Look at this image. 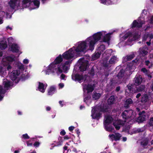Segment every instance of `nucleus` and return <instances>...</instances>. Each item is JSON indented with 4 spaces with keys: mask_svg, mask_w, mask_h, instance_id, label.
Listing matches in <instances>:
<instances>
[{
    "mask_svg": "<svg viewBox=\"0 0 153 153\" xmlns=\"http://www.w3.org/2000/svg\"><path fill=\"white\" fill-rule=\"evenodd\" d=\"M87 47L88 46L86 45V42L85 41H82L79 42L78 46L74 51L78 56H80V53L84 52L86 51Z\"/></svg>",
    "mask_w": 153,
    "mask_h": 153,
    "instance_id": "1",
    "label": "nucleus"
},
{
    "mask_svg": "<svg viewBox=\"0 0 153 153\" xmlns=\"http://www.w3.org/2000/svg\"><path fill=\"white\" fill-rule=\"evenodd\" d=\"M75 51L73 48H70L68 51L65 52L62 54V57L68 60L73 58L75 54Z\"/></svg>",
    "mask_w": 153,
    "mask_h": 153,
    "instance_id": "2",
    "label": "nucleus"
},
{
    "mask_svg": "<svg viewBox=\"0 0 153 153\" xmlns=\"http://www.w3.org/2000/svg\"><path fill=\"white\" fill-rule=\"evenodd\" d=\"M62 61L63 59L61 55L60 54L58 56L56 57L53 62L51 63L49 66L48 68L51 70L54 69L56 67V65L59 64Z\"/></svg>",
    "mask_w": 153,
    "mask_h": 153,
    "instance_id": "3",
    "label": "nucleus"
},
{
    "mask_svg": "<svg viewBox=\"0 0 153 153\" xmlns=\"http://www.w3.org/2000/svg\"><path fill=\"white\" fill-rule=\"evenodd\" d=\"M98 111L95 108L92 110L91 116L92 119L99 120L102 117V113L100 111L97 112Z\"/></svg>",
    "mask_w": 153,
    "mask_h": 153,
    "instance_id": "4",
    "label": "nucleus"
},
{
    "mask_svg": "<svg viewBox=\"0 0 153 153\" xmlns=\"http://www.w3.org/2000/svg\"><path fill=\"white\" fill-rule=\"evenodd\" d=\"M86 42V45H88L89 47V49L92 51L94 49V45L96 43V42L94 40L90 37L87 39L85 40Z\"/></svg>",
    "mask_w": 153,
    "mask_h": 153,
    "instance_id": "5",
    "label": "nucleus"
},
{
    "mask_svg": "<svg viewBox=\"0 0 153 153\" xmlns=\"http://www.w3.org/2000/svg\"><path fill=\"white\" fill-rule=\"evenodd\" d=\"M84 59L83 58L79 59V61L82 62L79 68L80 71L83 72L85 71L88 68V60L85 61L84 62L82 60Z\"/></svg>",
    "mask_w": 153,
    "mask_h": 153,
    "instance_id": "6",
    "label": "nucleus"
},
{
    "mask_svg": "<svg viewBox=\"0 0 153 153\" xmlns=\"http://www.w3.org/2000/svg\"><path fill=\"white\" fill-rule=\"evenodd\" d=\"M141 102L143 105L146 106H149L151 103V101L149 99V96L147 94H145L142 97Z\"/></svg>",
    "mask_w": 153,
    "mask_h": 153,
    "instance_id": "7",
    "label": "nucleus"
},
{
    "mask_svg": "<svg viewBox=\"0 0 153 153\" xmlns=\"http://www.w3.org/2000/svg\"><path fill=\"white\" fill-rule=\"evenodd\" d=\"M58 141L57 142L54 141L51 144L52 146L51 149H53L54 147H59L62 145L63 143V137L59 136L58 138Z\"/></svg>",
    "mask_w": 153,
    "mask_h": 153,
    "instance_id": "8",
    "label": "nucleus"
},
{
    "mask_svg": "<svg viewBox=\"0 0 153 153\" xmlns=\"http://www.w3.org/2000/svg\"><path fill=\"white\" fill-rule=\"evenodd\" d=\"M108 107V105L105 104H101L95 108L97 111L100 112H107Z\"/></svg>",
    "mask_w": 153,
    "mask_h": 153,
    "instance_id": "9",
    "label": "nucleus"
},
{
    "mask_svg": "<svg viewBox=\"0 0 153 153\" xmlns=\"http://www.w3.org/2000/svg\"><path fill=\"white\" fill-rule=\"evenodd\" d=\"M71 76L73 80L76 81H77L79 82H81V81L83 80L84 78L82 74H80L78 73L73 74Z\"/></svg>",
    "mask_w": 153,
    "mask_h": 153,
    "instance_id": "10",
    "label": "nucleus"
},
{
    "mask_svg": "<svg viewBox=\"0 0 153 153\" xmlns=\"http://www.w3.org/2000/svg\"><path fill=\"white\" fill-rule=\"evenodd\" d=\"M109 137L111 140L112 141L114 140L116 141L119 140L122 137L121 135L119 133H116L115 134H111L109 135Z\"/></svg>",
    "mask_w": 153,
    "mask_h": 153,
    "instance_id": "11",
    "label": "nucleus"
},
{
    "mask_svg": "<svg viewBox=\"0 0 153 153\" xmlns=\"http://www.w3.org/2000/svg\"><path fill=\"white\" fill-rule=\"evenodd\" d=\"M143 23V21H140L139 22L137 20H134L131 25V27L134 28L135 27L140 28L142 26Z\"/></svg>",
    "mask_w": 153,
    "mask_h": 153,
    "instance_id": "12",
    "label": "nucleus"
},
{
    "mask_svg": "<svg viewBox=\"0 0 153 153\" xmlns=\"http://www.w3.org/2000/svg\"><path fill=\"white\" fill-rule=\"evenodd\" d=\"M95 87L94 84H88L84 86L85 88L87 91L88 93H91L94 90Z\"/></svg>",
    "mask_w": 153,
    "mask_h": 153,
    "instance_id": "13",
    "label": "nucleus"
},
{
    "mask_svg": "<svg viewBox=\"0 0 153 153\" xmlns=\"http://www.w3.org/2000/svg\"><path fill=\"white\" fill-rule=\"evenodd\" d=\"M102 33L101 32H99L94 34L93 36H90L96 42H97L100 39Z\"/></svg>",
    "mask_w": 153,
    "mask_h": 153,
    "instance_id": "14",
    "label": "nucleus"
},
{
    "mask_svg": "<svg viewBox=\"0 0 153 153\" xmlns=\"http://www.w3.org/2000/svg\"><path fill=\"white\" fill-rule=\"evenodd\" d=\"M19 49V47L16 44L13 43L12 44L10 47V51L13 53H18Z\"/></svg>",
    "mask_w": 153,
    "mask_h": 153,
    "instance_id": "15",
    "label": "nucleus"
},
{
    "mask_svg": "<svg viewBox=\"0 0 153 153\" xmlns=\"http://www.w3.org/2000/svg\"><path fill=\"white\" fill-rule=\"evenodd\" d=\"M19 74V72L18 70H14L11 72L10 75V79L12 81L15 80L17 78Z\"/></svg>",
    "mask_w": 153,
    "mask_h": 153,
    "instance_id": "16",
    "label": "nucleus"
},
{
    "mask_svg": "<svg viewBox=\"0 0 153 153\" xmlns=\"http://www.w3.org/2000/svg\"><path fill=\"white\" fill-rule=\"evenodd\" d=\"M142 81V77L139 76L134 78L133 82L134 85L137 86L141 84Z\"/></svg>",
    "mask_w": 153,
    "mask_h": 153,
    "instance_id": "17",
    "label": "nucleus"
},
{
    "mask_svg": "<svg viewBox=\"0 0 153 153\" xmlns=\"http://www.w3.org/2000/svg\"><path fill=\"white\" fill-rule=\"evenodd\" d=\"M131 111V112H132V110H125L121 114V116L123 118L124 120H126L128 119L129 118V115L128 114L129 112Z\"/></svg>",
    "mask_w": 153,
    "mask_h": 153,
    "instance_id": "18",
    "label": "nucleus"
},
{
    "mask_svg": "<svg viewBox=\"0 0 153 153\" xmlns=\"http://www.w3.org/2000/svg\"><path fill=\"white\" fill-rule=\"evenodd\" d=\"M56 91V86L55 85L51 86L48 89V95H52Z\"/></svg>",
    "mask_w": 153,
    "mask_h": 153,
    "instance_id": "19",
    "label": "nucleus"
},
{
    "mask_svg": "<svg viewBox=\"0 0 153 153\" xmlns=\"http://www.w3.org/2000/svg\"><path fill=\"white\" fill-rule=\"evenodd\" d=\"M113 80L111 79L110 80L109 83L107 85L106 90L107 92H109L111 91L113 88Z\"/></svg>",
    "mask_w": 153,
    "mask_h": 153,
    "instance_id": "20",
    "label": "nucleus"
},
{
    "mask_svg": "<svg viewBox=\"0 0 153 153\" xmlns=\"http://www.w3.org/2000/svg\"><path fill=\"white\" fill-rule=\"evenodd\" d=\"M113 125L117 130H119L120 128V126L122 125L121 122L120 120H119L114 122Z\"/></svg>",
    "mask_w": 153,
    "mask_h": 153,
    "instance_id": "21",
    "label": "nucleus"
},
{
    "mask_svg": "<svg viewBox=\"0 0 153 153\" xmlns=\"http://www.w3.org/2000/svg\"><path fill=\"white\" fill-rule=\"evenodd\" d=\"M113 118L110 116H107L104 121V125L109 124L111 123L113 120Z\"/></svg>",
    "mask_w": 153,
    "mask_h": 153,
    "instance_id": "22",
    "label": "nucleus"
},
{
    "mask_svg": "<svg viewBox=\"0 0 153 153\" xmlns=\"http://www.w3.org/2000/svg\"><path fill=\"white\" fill-rule=\"evenodd\" d=\"M148 53L147 50L144 48H140L139 50V54L143 56L146 55Z\"/></svg>",
    "mask_w": 153,
    "mask_h": 153,
    "instance_id": "23",
    "label": "nucleus"
},
{
    "mask_svg": "<svg viewBox=\"0 0 153 153\" xmlns=\"http://www.w3.org/2000/svg\"><path fill=\"white\" fill-rule=\"evenodd\" d=\"M39 85L38 88V90L40 92L43 93L45 92V85L42 82H39Z\"/></svg>",
    "mask_w": 153,
    "mask_h": 153,
    "instance_id": "24",
    "label": "nucleus"
},
{
    "mask_svg": "<svg viewBox=\"0 0 153 153\" xmlns=\"http://www.w3.org/2000/svg\"><path fill=\"white\" fill-rule=\"evenodd\" d=\"M111 33H109L106 34L103 37V41L104 42L109 43L111 39Z\"/></svg>",
    "mask_w": 153,
    "mask_h": 153,
    "instance_id": "25",
    "label": "nucleus"
},
{
    "mask_svg": "<svg viewBox=\"0 0 153 153\" xmlns=\"http://www.w3.org/2000/svg\"><path fill=\"white\" fill-rule=\"evenodd\" d=\"M18 0H10L9 4L10 7L13 9H14Z\"/></svg>",
    "mask_w": 153,
    "mask_h": 153,
    "instance_id": "26",
    "label": "nucleus"
},
{
    "mask_svg": "<svg viewBox=\"0 0 153 153\" xmlns=\"http://www.w3.org/2000/svg\"><path fill=\"white\" fill-rule=\"evenodd\" d=\"M125 71L123 69H121L117 75V76L119 80L121 79L124 76Z\"/></svg>",
    "mask_w": 153,
    "mask_h": 153,
    "instance_id": "27",
    "label": "nucleus"
},
{
    "mask_svg": "<svg viewBox=\"0 0 153 153\" xmlns=\"http://www.w3.org/2000/svg\"><path fill=\"white\" fill-rule=\"evenodd\" d=\"M105 129L108 132H112L114 130V128L112 126H108L109 124L104 125Z\"/></svg>",
    "mask_w": 153,
    "mask_h": 153,
    "instance_id": "28",
    "label": "nucleus"
},
{
    "mask_svg": "<svg viewBox=\"0 0 153 153\" xmlns=\"http://www.w3.org/2000/svg\"><path fill=\"white\" fill-rule=\"evenodd\" d=\"M84 102H85L86 104H87V101L89 99H90L91 97V93H87L86 95L85 94L84 95Z\"/></svg>",
    "mask_w": 153,
    "mask_h": 153,
    "instance_id": "29",
    "label": "nucleus"
},
{
    "mask_svg": "<svg viewBox=\"0 0 153 153\" xmlns=\"http://www.w3.org/2000/svg\"><path fill=\"white\" fill-rule=\"evenodd\" d=\"M115 100V98L114 96H111L108 100V105H111L114 103Z\"/></svg>",
    "mask_w": 153,
    "mask_h": 153,
    "instance_id": "30",
    "label": "nucleus"
},
{
    "mask_svg": "<svg viewBox=\"0 0 153 153\" xmlns=\"http://www.w3.org/2000/svg\"><path fill=\"white\" fill-rule=\"evenodd\" d=\"M133 102L131 99V98L128 99L126 100L125 102L124 107L126 108H128L129 107V105L132 104Z\"/></svg>",
    "mask_w": 153,
    "mask_h": 153,
    "instance_id": "31",
    "label": "nucleus"
},
{
    "mask_svg": "<svg viewBox=\"0 0 153 153\" xmlns=\"http://www.w3.org/2000/svg\"><path fill=\"white\" fill-rule=\"evenodd\" d=\"M105 46L104 45H101L98 47L97 50L98 51L102 53L105 50Z\"/></svg>",
    "mask_w": 153,
    "mask_h": 153,
    "instance_id": "32",
    "label": "nucleus"
},
{
    "mask_svg": "<svg viewBox=\"0 0 153 153\" xmlns=\"http://www.w3.org/2000/svg\"><path fill=\"white\" fill-rule=\"evenodd\" d=\"M146 116L145 115H139L137 120L138 122L140 123H142L145 120Z\"/></svg>",
    "mask_w": 153,
    "mask_h": 153,
    "instance_id": "33",
    "label": "nucleus"
},
{
    "mask_svg": "<svg viewBox=\"0 0 153 153\" xmlns=\"http://www.w3.org/2000/svg\"><path fill=\"white\" fill-rule=\"evenodd\" d=\"M101 94L100 93H94L92 95L93 99L94 100H97L99 99L100 97Z\"/></svg>",
    "mask_w": 153,
    "mask_h": 153,
    "instance_id": "34",
    "label": "nucleus"
},
{
    "mask_svg": "<svg viewBox=\"0 0 153 153\" xmlns=\"http://www.w3.org/2000/svg\"><path fill=\"white\" fill-rule=\"evenodd\" d=\"M149 142V140L148 139H145L140 143L141 145L143 147H145L147 146Z\"/></svg>",
    "mask_w": 153,
    "mask_h": 153,
    "instance_id": "35",
    "label": "nucleus"
},
{
    "mask_svg": "<svg viewBox=\"0 0 153 153\" xmlns=\"http://www.w3.org/2000/svg\"><path fill=\"white\" fill-rule=\"evenodd\" d=\"M145 87V85H141L137 88V90L138 92L142 91L144 90Z\"/></svg>",
    "mask_w": 153,
    "mask_h": 153,
    "instance_id": "36",
    "label": "nucleus"
},
{
    "mask_svg": "<svg viewBox=\"0 0 153 153\" xmlns=\"http://www.w3.org/2000/svg\"><path fill=\"white\" fill-rule=\"evenodd\" d=\"M117 57L115 56H112L109 60V63L110 64H112L114 63L115 62L116 60Z\"/></svg>",
    "mask_w": 153,
    "mask_h": 153,
    "instance_id": "37",
    "label": "nucleus"
},
{
    "mask_svg": "<svg viewBox=\"0 0 153 153\" xmlns=\"http://www.w3.org/2000/svg\"><path fill=\"white\" fill-rule=\"evenodd\" d=\"M135 56V55L134 54H132L128 55H127L126 57V61H129L132 59Z\"/></svg>",
    "mask_w": 153,
    "mask_h": 153,
    "instance_id": "38",
    "label": "nucleus"
},
{
    "mask_svg": "<svg viewBox=\"0 0 153 153\" xmlns=\"http://www.w3.org/2000/svg\"><path fill=\"white\" fill-rule=\"evenodd\" d=\"M101 54V53H100L99 51H98L97 53H95L93 56V58L94 59H96L100 57Z\"/></svg>",
    "mask_w": 153,
    "mask_h": 153,
    "instance_id": "39",
    "label": "nucleus"
},
{
    "mask_svg": "<svg viewBox=\"0 0 153 153\" xmlns=\"http://www.w3.org/2000/svg\"><path fill=\"white\" fill-rule=\"evenodd\" d=\"M7 47V45L6 43H0V48L2 50L5 49Z\"/></svg>",
    "mask_w": 153,
    "mask_h": 153,
    "instance_id": "40",
    "label": "nucleus"
},
{
    "mask_svg": "<svg viewBox=\"0 0 153 153\" xmlns=\"http://www.w3.org/2000/svg\"><path fill=\"white\" fill-rule=\"evenodd\" d=\"M4 88H8L10 87V82L9 81H7L6 82L4 81Z\"/></svg>",
    "mask_w": 153,
    "mask_h": 153,
    "instance_id": "41",
    "label": "nucleus"
},
{
    "mask_svg": "<svg viewBox=\"0 0 153 153\" xmlns=\"http://www.w3.org/2000/svg\"><path fill=\"white\" fill-rule=\"evenodd\" d=\"M33 4L34 6H36V7L38 8L39 6L40 2L37 0H34L33 1Z\"/></svg>",
    "mask_w": 153,
    "mask_h": 153,
    "instance_id": "42",
    "label": "nucleus"
},
{
    "mask_svg": "<svg viewBox=\"0 0 153 153\" xmlns=\"http://www.w3.org/2000/svg\"><path fill=\"white\" fill-rule=\"evenodd\" d=\"M62 68L65 72L67 71L69 69L68 67L63 64L62 65Z\"/></svg>",
    "mask_w": 153,
    "mask_h": 153,
    "instance_id": "43",
    "label": "nucleus"
},
{
    "mask_svg": "<svg viewBox=\"0 0 153 153\" xmlns=\"http://www.w3.org/2000/svg\"><path fill=\"white\" fill-rule=\"evenodd\" d=\"M89 73L92 76H94V75L95 71L93 67L91 68V70L89 72Z\"/></svg>",
    "mask_w": 153,
    "mask_h": 153,
    "instance_id": "44",
    "label": "nucleus"
},
{
    "mask_svg": "<svg viewBox=\"0 0 153 153\" xmlns=\"http://www.w3.org/2000/svg\"><path fill=\"white\" fill-rule=\"evenodd\" d=\"M27 77L25 76L24 74H22L20 77V80L22 81H25L27 79Z\"/></svg>",
    "mask_w": 153,
    "mask_h": 153,
    "instance_id": "45",
    "label": "nucleus"
},
{
    "mask_svg": "<svg viewBox=\"0 0 153 153\" xmlns=\"http://www.w3.org/2000/svg\"><path fill=\"white\" fill-rule=\"evenodd\" d=\"M130 127L128 126H125L123 128V131H124L129 132Z\"/></svg>",
    "mask_w": 153,
    "mask_h": 153,
    "instance_id": "46",
    "label": "nucleus"
},
{
    "mask_svg": "<svg viewBox=\"0 0 153 153\" xmlns=\"http://www.w3.org/2000/svg\"><path fill=\"white\" fill-rule=\"evenodd\" d=\"M22 138L24 139H27L30 138V137L26 133L22 135Z\"/></svg>",
    "mask_w": 153,
    "mask_h": 153,
    "instance_id": "47",
    "label": "nucleus"
},
{
    "mask_svg": "<svg viewBox=\"0 0 153 153\" xmlns=\"http://www.w3.org/2000/svg\"><path fill=\"white\" fill-rule=\"evenodd\" d=\"M149 124L150 126H153V117L150 118Z\"/></svg>",
    "mask_w": 153,
    "mask_h": 153,
    "instance_id": "48",
    "label": "nucleus"
},
{
    "mask_svg": "<svg viewBox=\"0 0 153 153\" xmlns=\"http://www.w3.org/2000/svg\"><path fill=\"white\" fill-rule=\"evenodd\" d=\"M109 64H110L109 63H108L107 62H103V65L104 67L106 68H108L109 67L111 66Z\"/></svg>",
    "mask_w": 153,
    "mask_h": 153,
    "instance_id": "49",
    "label": "nucleus"
},
{
    "mask_svg": "<svg viewBox=\"0 0 153 153\" xmlns=\"http://www.w3.org/2000/svg\"><path fill=\"white\" fill-rule=\"evenodd\" d=\"M7 59L8 61L11 62H13L15 60L13 58L10 56H8L7 57Z\"/></svg>",
    "mask_w": 153,
    "mask_h": 153,
    "instance_id": "50",
    "label": "nucleus"
},
{
    "mask_svg": "<svg viewBox=\"0 0 153 153\" xmlns=\"http://www.w3.org/2000/svg\"><path fill=\"white\" fill-rule=\"evenodd\" d=\"M130 35V33H126L123 36V38L124 40H125Z\"/></svg>",
    "mask_w": 153,
    "mask_h": 153,
    "instance_id": "51",
    "label": "nucleus"
},
{
    "mask_svg": "<svg viewBox=\"0 0 153 153\" xmlns=\"http://www.w3.org/2000/svg\"><path fill=\"white\" fill-rule=\"evenodd\" d=\"M40 144V143L36 141L33 144V146L35 147H38Z\"/></svg>",
    "mask_w": 153,
    "mask_h": 153,
    "instance_id": "52",
    "label": "nucleus"
},
{
    "mask_svg": "<svg viewBox=\"0 0 153 153\" xmlns=\"http://www.w3.org/2000/svg\"><path fill=\"white\" fill-rule=\"evenodd\" d=\"M127 87L128 88L129 92L130 93L132 88V85H130L129 84H128L127 85Z\"/></svg>",
    "mask_w": 153,
    "mask_h": 153,
    "instance_id": "53",
    "label": "nucleus"
},
{
    "mask_svg": "<svg viewBox=\"0 0 153 153\" xmlns=\"http://www.w3.org/2000/svg\"><path fill=\"white\" fill-rule=\"evenodd\" d=\"M60 66H59V65H58V67H57L58 71L59 72V73H61L62 72V71L61 69V67H60Z\"/></svg>",
    "mask_w": 153,
    "mask_h": 153,
    "instance_id": "54",
    "label": "nucleus"
},
{
    "mask_svg": "<svg viewBox=\"0 0 153 153\" xmlns=\"http://www.w3.org/2000/svg\"><path fill=\"white\" fill-rule=\"evenodd\" d=\"M71 62L72 60H67L64 63H63V64H65V65H68L71 64Z\"/></svg>",
    "mask_w": 153,
    "mask_h": 153,
    "instance_id": "55",
    "label": "nucleus"
},
{
    "mask_svg": "<svg viewBox=\"0 0 153 153\" xmlns=\"http://www.w3.org/2000/svg\"><path fill=\"white\" fill-rule=\"evenodd\" d=\"M141 71L144 73H147L148 72L147 70L145 68H142L141 69Z\"/></svg>",
    "mask_w": 153,
    "mask_h": 153,
    "instance_id": "56",
    "label": "nucleus"
},
{
    "mask_svg": "<svg viewBox=\"0 0 153 153\" xmlns=\"http://www.w3.org/2000/svg\"><path fill=\"white\" fill-rule=\"evenodd\" d=\"M66 134V132L64 130H63L61 131L60 132V135L62 136L65 135Z\"/></svg>",
    "mask_w": 153,
    "mask_h": 153,
    "instance_id": "57",
    "label": "nucleus"
},
{
    "mask_svg": "<svg viewBox=\"0 0 153 153\" xmlns=\"http://www.w3.org/2000/svg\"><path fill=\"white\" fill-rule=\"evenodd\" d=\"M19 68L20 70H24V65L22 64H21L19 66Z\"/></svg>",
    "mask_w": 153,
    "mask_h": 153,
    "instance_id": "58",
    "label": "nucleus"
},
{
    "mask_svg": "<svg viewBox=\"0 0 153 153\" xmlns=\"http://www.w3.org/2000/svg\"><path fill=\"white\" fill-rule=\"evenodd\" d=\"M4 90L1 87H0V94H4Z\"/></svg>",
    "mask_w": 153,
    "mask_h": 153,
    "instance_id": "59",
    "label": "nucleus"
},
{
    "mask_svg": "<svg viewBox=\"0 0 153 153\" xmlns=\"http://www.w3.org/2000/svg\"><path fill=\"white\" fill-rule=\"evenodd\" d=\"M23 63L25 64H27L29 63V61L27 59H25L23 61Z\"/></svg>",
    "mask_w": 153,
    "mask_h": 153,
    "instance_id": "60",
    "label": "nucleus"
},
{
    "mask_svg": "<svg viewBox=\"0 0 153 153\" xmlns=\"http://www.w3.org/2000/svg\"><path fill=\"white\" fill-rule=\"evenodd\" d=\"M30 141H27L26 143L27 145L28 146H32L33 145V143H30Z\"/></svg>",
    "mask_w": 153,
    "mask_h": 153,
    "instance_id": "61",
    "label": "nucleus"
},
{
    "mask_svg": "<svg viewBox=\"0 0 153 153\" xmlns=\"http://www.w3.org/2000/svg\"><path fill=\"white\" fill-rule=\"evenodd\" d=\"M30 0H23L22 2L24 4H26L30 1Z\"/></svg>",
    "mask_w": 153,
    "mask_h": 153,
    "instance_id": "62",
    "label": "nucleus"
},
{
    "mask_svg": "<svg viewBox=\"0 0 153 153\" xmlns=\"http://www.w3.org/2000/svg\"><path fill=\"white\" fill-rule=\"evenodd\" d=\"M74 128V127L73 126H71L68 128L69 131H72Z\"/></svg>",
    "mask_w": 153,
    "mask_h": 153,
    "instance_id": "63",
    "label": "nucleus"
},
{
    "mask_svg": "<svg viewBox=\"0 0 153 153\" xmlns=\"http://www.w3.org/2000/svg\"><path fill=\"white\" fill-rule=\"evenodd\" d=\"M63 138L64 140H68L69 139V138H70V137H69L68 135H66L65 136H64L63 137Z\"/></svg>",
    "mask_w": 153,
    "mask_h": 153,
    "instance_id": "64",
    "label": "nucleus"
}]
</instances>
